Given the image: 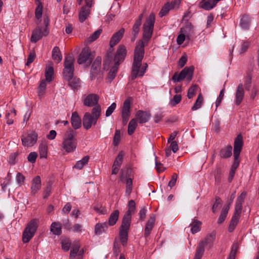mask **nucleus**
<instances>
[{"label": "nucleus", "instance_id": "obj_1", "mask_svg": "<svg viewBox=\"0 0 259 259\" xmlns=\"http://www.w3.org/2000/svg\"><path fill=\"white\" fill-rule=\"evenodd\" d=\"M144 47L145 45L142 40H139L137 42L134 50V61L131 75V78L132 80H135L138 77L139 69L142 66V61L145 54Z\"/></svg>", "mask_w": 259, "mask_h": 259}, {"label": "nucleus", "instance_id": "obj_2", "mask_svg": "<svg viewBox=\"0 0 259 259\" xmlns=\"http://www.w3.org/2000/svg\"><path fill=\"white\" fill-rule=\"evenodd\" d=\"M76 147L77 140L75 137V132L70 129L64 136L62 148L66 153H71L76 150Z\"/></svg>", "mask_w": 259, "mask_h": 259}, {"label": "nucleus", "instance_id": "obj_3", "mask_svg": "<svg viewBox=\"0 0 259 259\" xmlns=\"http://www.w3.org/2000/svg\"><path fill=\"white\" fill-rule=\"evenodd\" d=\"M38 226V221L32 219L27 224L22 235V241L24 243H28L34 236Z\"/></svg>", "mask_w": 259, "mask_h": 259}, {"label": "nucleus", "instance_id": "obj_4", "mask_svg": "<svg viewBox=\"0 0 259 259\" xmlns=\"http://www.w3.org/2000/svg\"><path fill=\"white\" fill-rule=\"evenodd\" d=\"M155 16L154 13H151L147 18L145 23L143 25V38L147 42L151 38L153 31Z\"/></svg>", "mask_w": 259, "mask_h": 259}, {"label": "nucleus", "instance_id": "obj_5", "mask_svg": "<svg viewBox=\"0 0 259 259\" xmlns=\"http://www.w3.org/2000/svg\"><path fill=\"white\" fill-rule=\"evenodd\" d=\"M74 59L72 56L67 55L65 57L64 62V68L63 74L65 79H70L73 76L74 67Z\"/></svg>", "mask_w": 259, "mask_h": 259}, {"label": "nucleus", "instance_id": "obj_6", "mask_svg": "<svg viewBox=\"0 0 259 259\" xmlns=\"http://www.w3.org/2000/svg\"><path fill=\"white\" fill-rule=\"evenodd\" d=\"M194 67L193 66L186 67L179 74L176 72L172 77V80L174 82H179L184 78L187 80L190 81L193 77Z\"/></svg>", "mask_w": 259, "mask_h": 259}, {"label": "nucleus", "instance_id": "obj_7", "mask_svg": "<svg viewBox=\"0 0 259 259\" xmlns=\"http://www.w3.org/2000/svg\"><path fill=\"white\" fill-rule=\"evenodd\" d=\"M131 223L122 221L121 225L119 228V237L122 245L124 246L127 244L128 240V233Z\"/></svg>", "mask_w": 259, "mask_h": 259}, {"label": "nucleus", "instance_id": "obj_8", "mask_svg": "<svg viewBox=\"0 0 259 259\" xmlns=\"http://www.w3.org/2000/svg\"><path fill=\"white\" fill-rule=\"evenodd\" d=\"M131 102L129 99H126L123 102L121 107V114L122 124L125 125L127 124L131 114Z\"/></svg>", "mask_w": 259, "mask_h": 259}, {"label": "nucleus", "instance_id": "obj_9", "mask_svg": "<svg viewBox=\"0 0 259 259\" xmlns=\"http://www.w3.org/2000/svg\"><path fill=\"white\" fill-rule=\"evenodd\" d=\"M243 145V137L241 134L237 136L234 140L233 154L234 162L238 160L240 153L242 150Z\"/></svg>", "mask_w": 259, "mask_h": 259}, {"label": "nucleus", "instance_id": "obj_10", "mask_svg": "<svg viewBox=\"0 0 259 259\" xmlns=\"http://www.w3.org/2000/svg\"><path fill=\"white\" fill-rule=\"evenodd\" d=\"M49 33L48 28H42L38 26L33 31L31 37V41L35 43L43 36H47Z\"/></svg>", "mask_w": 259, "mask_h": 259}, {"label": "nucleus", "instance_id": "obj_11", "mask_svg": "<svg viewBox=\"0 0 259 259\" xmlns=\"http://www.w3.org/2000/svg\"><path fill=\"white\" fill-rule=\"evenodd\" d=\"M37 138V134L35 132H32L28 134L26 137H22L21 141L22 145L27 147L32 146L36 143Z\"/></svg>", "mask_w": 259, "mask_h": 259}, {"label": "nucleus", "instance_id": "obj_12", "mask_svg": "<svg viewBox=\"0 0 259 259\" xmlns=\"http://www.w3.org/2000/svg\"><path fill=\"white\" fill-rule=\"evenodd\" d=\"M126 55V50L125 46L120 45L117 48L116 54L114 56L113 61L115 63L120 64L123 61Z\"/></svg>", "mask_w": 259, "mask_h": 259}, {"label": "nucleus", "instance_id": "obj_13", "mask_svg": "<svg viewBox=\"0 0 259 259\" xmlns=\"http://www.w3.org/2000/svg\"><path fill=\"white\" fill-rule=\"evenodd\" d=\"M181 0H175L174 2L169 3L167 2L162 8L159 13L160 17H162L166 15L170 10L174 9L175 7H178L181 3Z\"/></svg>", "mask_w": 259, "mask_h": 259}, {"label": "nucleus", "instance_id": "obj_14", "mask_svg": "<svg viewBox=\"0 0 259 259\" xmlns=\"http://www.w3.org/2000/svg\"><path fill=\"white\" fill-rule=\"evenodd\" d=\"M102 58L101 57H97L94 61L91 70V79H94L98 74L100 72L101 69Z\"/></svg>", "mask_w": 259, "mask_h": 259}, {"label": "nucleus", "instance_id": "obj_15", "mask_svg": "<svg viewBox=\"0 0 259 259\" xmlns=\"http://www.w3.org/2000/svg\"><path fill=\"white\" fill-rule=\"evenodd\" d=\"M135 201L133 200H130L128 204V210L124 214L122 221L131 223L132 215L135 213Z\"/></svg>", "mask_w": 259, "mask_h": 259}, {"label": "nucleus", "instance_id": "obj_16", "mask_svg": "<svg viewBox=\"0 0 259 259\" xmlns=\"http://www.w3.org/2000/svg\"><path fill=\"white\" fill-rule=\"evenodd\" d=\"M97 120L89 112L85 113L83 117V126L86 130L90 129L92 125L96 124Z\"/></svg>", "mask_w": 259, "mask_h": 259}, {"label": "nucleus", "instance_id": "obj_17", "mask_svg": "<svg viewBox=\"0 0 259 259\" xmlns=\"http://www.w3.org/2000/svg\"><path fill=\"white\" fill-rule=\"evenodd\" d=\"M99 96L94 94L88 95L83 100V104L88 107L95 106L98 105Z\"/></svg>", "mask_w": 259, "mask_h": 259}, {"label": "nucleus", "instance_id": "obj_18", "mask_svg": "<svg viewBox=\"0 0 259 259\" xmlns=\"http://www.w3.org/2000/svg\"><path fill=\"white\" fill-rule=\"evenodd\" d=\"M91 57V52L89 48H84L78 56L77 62L79 64H82L90 60Z\"/></svg>", "mask_w": 259, "mask_h": 259}, {"label": "nucleus", "instance_id": "obj_19", "mask_svg": "<svg viewBox=\"0 0 259 259\" xmlns=\"http://www.w3.org/2000/svg\"><path fill=\"white\" fill-rule=\"evenodd\" d=\"M216 237V233L212 232L208 234L203 240H202L198 245H202L203 248L204 249V246H208L209 248L213 246V242Z\"/></svg>", "mask_w": 259, "mask_h": 259}, {"label": "nucleus", "instance_id": "obj_20", "mask_svg": "<svg viewBox=\"0 0 259 259\" xmlns=\"http://www.w3.org/2000/svg\"><path fill=\"white\" fill-rule=\"evenodd\" d=\"M137 121L140 123H144L148 122L151 117V114L149 112L143 110H138L136 114Z\"/></svg>", "mask_w": 259, "mask_h": 259}, {"label": "nucleus", "instance_id": "obj_21", "mask_svg": "<svg viewBox=\"0 0 259 259\" xmlns=\"http://www.w3.org/2000/svg\"><path fill=\"white\" fill-rule=\"evenodd\" d=\"M41 187V179L40 176L34 177L31 181V194L33 195L36 194Z\"/></svg>", "mask_w": 259, "mask_h": 259}, {"label": "nucleus", "instance_id": "obj_22", "mask_svg": "<svg viewBox=\"0 0 259 259\" xmlns=\"http://www.w3.org/2000/svg\"><path fill=\"white\" fill-rule=\"evenodd\" d=\"M244 96V90L242 83H239L235 92V103L236 105H239L242 102Z\"/></svg>", "mask_w": 259, "mask_h": 259}, {"label": "nucleus", "instance_id": "obj_23", "mask_svg": "<svg viewBox=\"0 0 259 259\" xmlns=\"http://www.w3.org/2000/svg\"><path fill=\"white\" fill-rule=\"evenodd\" d=\"M124 31V29L122 28L112 35L110 40L111 48H113L119 42L123 35Z\"/></svg>", "mask_w": 259, "mask_h": 259}, {"label": "nucleus", "instance_id": "obj_24", "mask_svg": "<svg viewBox=\"0 0 259 259\" xmlns=\"http://www.w3.org/2000/svg\"><path fill=\"white\" fill-rule=\"evenodd\" d=\"M155 222V216L152 214L150 216L149 219L147 221L145 225L144 230V235L145 237H147L150 234L152 230Z\"/></svg>", "mask_w": 259, "mask_h": 259}, {"label": "nucleus", "instance_id": "obj_25", "mask_svg": "<svg viewBox=\"0 0 259 259\" xmlns=\"http://www.w3.org/2000/svg\"><path fill=\"white\" fill-rule=\"evenodd\" d=\"M91 14V9L87 7L82 6L80 9L78 14L79 21L83 23L90 16Z\"/></svg>", "mask_w": 259, "mask_h": 259}, {"label": "nucleus", "instance_id": "obj_26", "mask_svg": "<svg viewBox=\"0 0 259 259\" xmlns=\"http://www.w3.org/2000/svg\"><path fill=\"white\" fill-rule=\"evenodd\" d=\"M71 122L74 130L78 129L81 125V120L76 112L72 113L71 117Z\"/></svg>", "mask_w": 259, "mask_h": 259}, {"label": "nucleus", "instance_id": "obj_27", "mask_svg": "<svg viewBox=\"0 0 259 259\" xmlns=\"http://www.w3.org/2000/svg\"><path fill=\"white\" fill-rule=\"evenodd\" d=\"M51 232L55 235H60L62 233V225L59 222H53L50 226Z\"/></svg>", "mask_w": 259, "mask_h": 259}, {"label": "nucleus", "instance_id": "obj_28", "mask_svg": "<svg viewBox=\"0 0 259 259\" xmlns=\"http://www.w3.org/2000/svg\"><path fill=\"white\" fill-rule=\"evenodd\" d=\"M108 227V224L107 223L97 224L95 226V234L100 235L106 231Z\"/></svg>", "mask_w": 259, "mask_h": 259}, {"label": "nucleus", "instance_id": "obj_29", "mask_svg": "<svg viewBox=\"0 0 259 259\" xmlns=\"http://www.w3.org/2000/svg\"><path fill=\"white\" fill-rule=\"evenodd\" d=\"M217 4L215 0H207L204 2H200V7L207 11L213 9Z\"/></svg>", "mask_w": 259, "mask_h": 259}, {"label": "nucleus", "instance_id": "obj_30", "mask_svg": "<svg viewBox=\"0 0 259 259\" xmlns=\"http://www.w3.org/2000/svg\"><path fill=\"white\" fill-rule=\"evenodd\" d=\"M232 147L228 145L226 147L223 148L220 152V156L222 158H226L230 157L232 154Z\"/></svg>", "mask_w": 259, "mask_h": 259}, {"label": "nucleus", "instance_id": "obj_31", "mask_svg": "<svg viewBox=\"0 0 259 259\" xmlns=\"http://www.w3.org/2000/svg\"><path fill=\"white\" fill-rule=\"evenodd\" d=\"M52 59L57 63L61 62L62 56L60 50L58 47H55L52 50Z\"/></svg>", "mask_w": 259, "mask_h": 259}, {"label": "nucleus", "instance_id": "obj_32", "mask_svg": "<svg viewBox=\"0 0 259 259\" xmlns=\"http://www.w3.org/2000/svg\"><path fill=\"white\" fill-rule=\"evenodd\" d=\"M38 151L40 159L47 158L48 154V146L46 143L42 142L40 144Z\"/></svg>", "mask_w": 259, "mask_h": 259}, {"label": "nucleus", "instance_id": "obj_33", "mask_svg": "<svg viewBox=\"0 0 259 259\" xmlns=\"http://www.w3.org/2000/svg\"><path fill=\"white\" fill-rule=\"evenodd\" d=\"M119 212L118 210L113 211L110 214L108 220V225L110 226L114 225L119 218Z\"/></svg>", "mask_w": 259, "mask_h": 259}, {"label": "nucleus", "instance_id": "obj_34", "mask_svg": "<svg viewBox=\"0 0 259 259\" xmlns=\"http://www.w3.org/2000/svg\"><path fill=\"white\" fill-rule=\"evenodd\" d=\"M68 81V85L72 89H77L80 87V80L78 78L71 77L70 79H66Z\"/></svg>", "mask_w": 259, "mask_h": 259}, {"label": "nucleus", "instance_id": "obj_35", "mask_svg": "<svg viewBox=\"0 0 259 259\" xmlns=\"http://www.w3.org/2000/svg\"><path fill=\"white\" fill-rule=\"evenodd\" d=\"M250 23V18L247 15H243L240 20V25L244 29H248Z\"/></svg>", "mask_w": 259, "mask_h": 259}, {"label": "nucleus", "instance_id": "obj_36", "mask_svg": "<svg viewBox=\"0 0 259 259\" xmlns=\"http://www.w3.org/2000/svg\"><path fill=\"white\" fill-rule=\"evenodd\" d=\"M203 102V97L201 93H200L197 99L194 104L193 106L191 108V110L193 111L196 110L201 108Z\"/></svg>", "mask_w": 259, "mask_h": 259}, {"label": "nucleus", "instance_id": "obj_37", "mask_svg": "<svg viewBox=\"0 0 259 259\" xmlns=\"http://www.w3.org/2000/svg\"><path fill=\"white\" fill-rule=\"evenodd\" d=\"M240 217L233 215L231 220L229 228L228 231L229 232H232L239 222Z\"/></svg>", "mask_w": 259, "mask_h": 259}, {"label": "nucleus", "instance_id": "obj_38", "mask_svg": "<svg viewBox=\"0 0 259 259\" xmlns=\"http://www.w3.org/2000/svg\"><path fill=\"white\" fill-rule=\"evenodd\" d=\"M138 126L137 121L136 118L132 119L129 122L128 125L127 133L129 135H132L134 133Z\"/></svg>", "mask_w": 259, "mask_h": 259}, {"label": "nucleus", "instance_id": "obj_39", "mask_svg": "<svg viewBox=\"0 0 259 259\" xmlns=\"http://www.w3.org/2000/svg\"><path fill=\"white\" fill-rule=\"evenodd\" d=\"M201 222L197 220H194L193 222L190 224L191 226V231L192 234L197 233L200 230V226Z\"/></svg>", "mask_w": 259, "mask_h": 259}, {"label": "nucleus", "instance_id": "obj_40", "mask_svg": "<svg viewBox=\"0 0 259 259\" xmlns=\"http://www.w3.org/2000/svg\"><path fill=\"white\" fill-rule=\"evenodd\" d=\"M92 117L96 120H98L101 114V107L99 105L95 106L92 109Z\"/></svg>", "mask_w": 259, "mask_h": 259}, {"label": "nucleus", "instance_id": "obj_41", "mask_svg": "<svg viewBox=\"0 0 259 259\" xmlns=\"http://www.w3.org/2000/svg\"><path fill=\"white\" fill-rule=\"evenodd\" d=\"M239 166V163H233L230 170L229 178H228V182L231 183L234 177L235 171L236 169Z\"/></svg>", "mask_w": 259, "mask_h": 259}, {"label": "nucleus", "instance_id": "obj_42", "mask_svg": "<svg viewBox=\"0 0 259 259\" xmlns=\"http://www.w3.org/2000/svg\"><path fill=\"white\" fill-rule=\"evenodd\" d=\"M198 88V86L197 84H194L189 88L187 93L189 99H192L195 96Z\"/></svg>", "mask_w": 259, "mask_h": 259}, {"label": "nucleus", "instance_id": "obj_43", "mask_svg": "<svg viewBox=\"0 0 259 259\" xmlns=\"http://www.w3.org/2000/svg\"><path fill=\"white\" fill-rule=\"evenodd\" d=\"M36 4L37 5V7L35 10V16L37 19L39 20L42 17V5L41 3H37Z\"/></svg>", "mask_w": 259, "mask_h": 259}, {"label": "nucleus", "instance_id": "obj_44", "mask_svg": "<svg viewBox=\"0 0 259 259\" xmlns=\"http://www.w3.org/2000/svg\"><path fill=\"white\" fill-rule=\"evenodd\" d=\"M229 209V206L228 205L227 207L222 210L218 220V224H221L225 221L228 213Z\"/></svg>", "mask_w": 259, "mask_h": 259}, {"label": "nucleus", "instance_id": "obj_45", "mask_svg": "<svg viewBox=\"0 0 259 259\" xmlns=\"http://www.w3.org/2000/svg\"><path fill=\"white\" fill-rule=\"evenodd\" d=\"M54 74V68L53 67H48L45 71V76L46 80L50 82L53 79Z\"/></svg>", "mask_w": 259, "mask_h": 259}, {"label": "nucleus", "instance_id": "obj_46", "mask_svg": "<svg viewBox=\"0 0 259 259\" xmlns=\"http://www.w3.org/2000/svg\"><path fill=\"white\" fill-rule=\"evenodd\" d=\"M204 252V249L203 248L202 245H198L194 255V259H201Z\"/></svg>", "mask_w": 259, "mask_h": 259}, {"label": "nucleus", "instance_id": "obj_47", "mask_svg": "<svg viewBox=\"0 0 259 259\" xmlns=\"http://www.w3.org/2000/svg\"><path fill=\"white\" fill-rule=\"evenodd\" d=\"M113 253L115 256H117L119 253H120V245L119 242L116 239H115L113 243Z\"/></svg>", "mask_w": 259, "mask_h": 259}, {"label": "nucleus", "instance_id": "obj_48", "mask_svg": "<svg viewBox=\"0 0 259 259\" xmlns=\"http://www.w3.org/2000/svg\"><path fill=\"white\" fill-rule=\"evenodd\" d=\"M132 180L131 178H128L126 180V190L125 194L129 196L132 192Z\"/></svg>", "mask_w": 259, "mask_h": 259}, {"label": "nucleus", "instance_id": "obj_49", "mask_svg": "<svg viewBox=\"0 0 259 259\" xmlns=\"http://www.w3.org/2000/svg\"><path fill=\"white\" fill-rule=\"evenodd\" d=\"M181 100L182 96L181 95H176L174 96L173 98L170 100L169 105L172 107L175 106L181 102Z\"/></svg>", "mask_w": 259, "mask_h": 259}, {"label": "nucleus", "instance_id": "obj_50", "mask_svg": "<svg viewBox=\"0 0 259 259\" xmlns=\"http://www.w3.org/2000/svg\"><path fill=\"white\" fill-rule=\"evenodd\" d=\"M52 183L49 182L47 186L45 188L43 195V197L44 199L47 198L51 195L52 190Z\"/></svg>", "mask_w": 259, "mask_h": 259}, {"label": "nucleus", "instance_id": "obj_51", "mask_svg": "<svg viewBox=\"0 0 259 259\" xmlns=\"http://www.w3.org/2000/svg\"><path fill=\"white\" fill-rule=\"evenodd\" d=\"M102 32L101 29H99L95 31L89 38V40L91 42H93L96 40L100 35Z\"/></svg>", "mask_w": 259, "mask_h": 259}, {"label": "nucleus", "instance_id": "obj_52", "mask_svg": "<svg viewBox=\"0 0 259 259\" xmlns=\"http://www.w3.org/2000/svg\"><path fill=\"white\" fill-rule=\"evenodd\" d=\"M25 179V177L21 173L18 172L17 174L16 180L19 186H21L23 184Z\"/></svg>", "mask_w": 259, "mask_h": 259}, {"label": "nucleus", "instance_id": "obj_53", "mask_svg": "<svg viewBox=\"0 0 259 259\" xmlns=\"http://www.w3.org/2000/svg\"><path fill=\"white\" fill-rule=\"evenodd\" d=\"M120 141V132L119 130H116L113 138V143L115 146H117Z\"/></svg>", "mask_w": 259, "mask_h": 259}, {"label": "nucleus", "instance_id": "obj_54", "mask_svg": "<svg viewBox=\"0 0 259 259\" xmlns=\"http://www.w3.org/2000/svg\"><path fill=\"white\" fill-rule=\"evenodd\" d=\"M141 23L138 22L137 21H135V24L133 27V34L135 36H137L139 31H140V27L141 25Z\"/></svg>", "mask_w": 259, "mask_h": 259}, {"label": "nucleus", "instance_id": "obj_55", "mask_svg": "<svg viewBox=\"0 0 259 259\" xmlns=\"http://www.w3.org/2000/svg\"><path fill=\"white\" fill-rule=\"evenodd\" d=\"M79 246L76 245L74 246L70 250V259H74L79 251Z\"/></svg>", "mask_w": 259, "mask_h": 259}, {"label": "nucleus", "instance_id": "obj_56", "mask_svg": "<svg viewBox=\"0 0 259 259\" xmlns=\"http://www.w3.org/2000/svg\"><path fill=\"white\" fill-rule=\"evenodd\" d=\"M70 245L71 243L68 239H65L62 241V248L65 251L69 250Z\"/></svg>", "mask_w": 259, "mask_h": 259}, {"label": "nucleus", "instance_id": "obj_57", "mask_svg": "<svg viewBox=\"0 0 259 259\" xmlns=\"http://www.w3.org/2000/svg\"><path fill=\"white\" fill-rule=\"evenodd\" d=\"M94 209L99 214H105L107 213V209L104 206L96 205L94 207Z\"/></svg>", "mask_w": 259, "mask_h": 259}, {"label": "nucleus", "instance_id": "obj_58", "mask_svg": "<svg viewBox=\"0 0 259 259\" xmlns=\"http://www.w3.org/2000/svg\"><path fill=\"white\" fill-rule=\"evenodd\" d=\"M116 108V104L115 103H112L111 105L107 108L106 111V116L109 117L114 112Z\"/></svg>", "mask_w": 259, "mask_h": 259}, {"label": "nucleus", "instance_id": "obj_59", "mask_svg": "<svg viewBox=\"0 0 259 259\" xmlns=\"http://www.w3.org/2000/svg\"><path fill=\"white\" fill-rule=\"evenodd\" d=\"M225 89L224 88L220 92L219 97L217 98L216 102H215V106L216 108H217L220 105L222 100L224 96V93H225Z\"/></svg>", "mask_w": 259, "mask_h": 259}, {"label": "nucleus", "instance_id": "obj_60", "mask_svg": "<svg viewBox=\"0 0 259 259\" xmlns=\"http://www.w3.org/2000/svg\"><path fill=\"white\" fill-rule=\"evenodd\" d=\"M242 209V204L236 202L234 215L240 217V214L241 213Z\"/></svg>", "mask_w": 259, "mask_h": 259}, {"label": "nucleus", "instance_id": "obj_61", "mask_svg": "<svg viewBox=\"0 0 259 259\" xmlns=\"http://www.w3.org/2000/svg\"><path fill=\"white\" fill-rule=\"evenodd\" d=\"M35 57L36 54L34 51L31 52L28 56L27 62L26 63L25 65L27 66H29L31 63L33 62Z\"/></svg>", "mask_w": 259, "mask_h": 259}, {"label": "nucleus", "instance_id": "obj_62", "mask_svg": "<svg viewBox=\"0 0 259 259\" xmlns=\"http://www.w3.org/2000/svg\"><path fill=\"white\" fill-rule=\"evenodd\" d=\"M250 46V43L248 41L244 42L241 46L239 52L240 54H243L245 53L247 49H248Z\"/></svg>", "mask_w": 259, "mask_h": 259}, {"label": "nucleus", "instance_id": "obj_63", "mask_svg": "<svg viewBox=\"0 0 259 259\" xmlns=\"http://www.w3.org/2000/svg\"><path fill=\"white\" fill-rule=\"evenodd\" d=\"M187 61V57L186 55H183L178 61V66L182 68L186 64Z\"/></svg>", "mask_w": 259, "mask_h": 259}, {"label": "nucleus", "instance_id": "obj_64", "mask_svg": "<svg viewBox=\"0 0 259 259\" xmlns=\"http://www.w3.org/2000/svg\"><path fill=\"white\" fill-rule=\"evenodd\" d=\"M121 163H114L112 166V174L116 175L121 167Z\"/></svg>", "mask_w": 259, "mask_h": 259}]
</instances>
